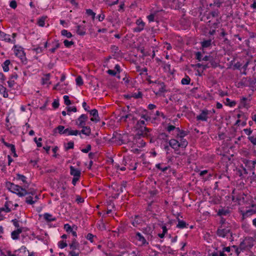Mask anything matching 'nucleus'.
I'll use <instances>...</instances> for the list:
<instances>
[{
  "label": "nucleus",
  "instance_id": "774afa93",
  "mask_svg": "<svg viewBox=\"0 0 256 256\" xmlns=\"http://www.w3.org/2000/svg\"><path fill=\"white\" fill-rule=\"evenodd\" d=\"M248 139L254 145L256 144V137H254V136H249Z\"/></svg>",
  "mask_w": 256,
  "mask_h": 256
},
{
  "label": "nucleus",
  "instance_id": "f704fd0d",
  "mask_svg": "<svg viewBox=\"0 0 256 256\" xmlns=\"http://www.w3.org/2000/svg\"><path fill=\"white\" fill-rule=\"evenodd\" d=\"M190 78L188 76H186L184 78H182L181 80V83L182 84L186 85L190 84Z\"/></svg>",
  "mask_w": 256,
  "mask_h": 256
},
{
  "label": "nucleus",
  "instance_id": "0eeeda50",
  "mask_svg": "<svg viewBox=\"0 0 256 256\" xmlns=\"http://www.w3.org/2000/svg\"><path fill=\"white\" fill-rule=\"evenodd\" d=\"M210 112L206 109L202 110L200 113L196 116V120L206 122L209 118L208 115Z\"/></svg>",
  "mask_w": 256,
  "mask_h": 256
},
{
  "label": "nucleus",
  "instance_id": "4be33fe9",
  "mask_svg": "<svg viewBox=\"0 0 256 256\" xmlns=\"http://www.w3.org/2000/svg\"><path fill=\"white\" fill-rule=\"evenodd\" d=\"M159 250L164 253H168V254H172L173 250L170 246H157Z\"/></svg>",
  "mask_w": 256,
  "mask_h": 256
},
{
  "label": "nucleus",
  "instance_id": "de8ad7c7",
  "mask_svg": "<svg viewBox=\"0 0 256 256\" xmlns=\"http://www.w3.org/2000/svg\"><path fill=\"white\" fill-rule=\"evenodd\" d=\"M64 45L66 48H70L72 45L74 44V42L73 41H69L67 40H65L64 41Z\"/></svg>",
  "mask_w": 256,
  "mask_h": 256
},
{
  "label": "nucleus",
  "instance_id": "9d476101",
  "mask_svg": "<svg viewBox=\"0 0 256 256\" xmlns=\"http://www.w3.org/2000/svg\"><path fill=\"white\" fill-rule=\"evenodd\" d=\"M88 112H90V116H93L90 118L91 121L96 123L100 120V118L98 116V111L97 110L94 108L92 110H89Z\"/></svg>",
  "mask_w": 256,
  "mask_h": 256
},
{
  "label": "nucleus",
  "instance_id": "ea45409f",
  "mask_svg": "<svg viewBox=\"0 0 256 256\" xmlns=\"http://www.w3.org/2000/svg\"><path fill=\"white\" fill-rule=\"evenodd\" d=\"M127 135H124L123 136H120L119 138H118V140H119V144H126L128 141L125 140V138H127Z\"/></svg>",
  "mask_w": 256,
  "mask_h": 256
},
{
  "label": "nucleus",
  "instance_id": "c9c22d12",
  "mask_svg": "<svg viewBox=\"0 0 256 256\" xmlns=\"http://www.w3.org/2000/svg\"><path fill=\"white\" fill-rule=\"evenodd\" d=\"M230 251V247H225L224 248L222 251H219V256H226V254H224V252H229Z\"/></svg>",
  "mask_w": 256,
  "mask_h": 256
},
{
  "label": "nucleus",
  "instance_id": "a211bd4d",
  "mask_svg": "<svg viewBox=\"0 0 256 256\" xmlns=\"http://www.w3.org/2000/svg\"><path fill=\"white\" fill-rule=\"evenodd\" d=\"M76 28V33L80 36H84L86 34V28L84 26L78 25Z\"/></svg>",
  "mask_w": 256,
  "mask_h": 256
},
{
  "label": "nucleus",
  "instance_id": "f8f14e48",
  "mask_svg": "<svg viewBox=\"0 0 256 256\" xmlns=\"http://www.w3.org/2000/svg\"><path fill=\"white\" fill-rule=\"evenodd\" d=\"M39 199L38 195H35V196H32L30 195L28 196L26 198V202L28 204H35Z\"/></svg>",
  "mask_w": 256,
  "mask_h": 256
},
{
  "label": "nucleus",
  "instance_id": "aec40b11",
  "mask_svg": "<svg viewBox=\"0 0 256 256\" xmlns=\"http://www.w3.org/2000/svg\"><path fill=\"white\" fill-rule=\"evenodd\" d=\"M230 214V210L228 208H222L219 209L218 212V215L220 216H226Z\"/></svg>",
  "mask_w": 256,
  "mask_h": 256
},
{
  "label": "nucleus",
  "instance_id": "6e6552de",
  "mask_svg": "<svg viewBox=\"0 0 256 256\" xmlns=\"http://www.w3.org/2000/svg\"><path fill=\"white\" fill-rule=\"evenodd\" d=\"M88 120V116L86 114H82L76 120L75 124L78 128L83 127L86 125Z\"/></svg>",
  "mask_w": 256,
  "mask_h": 256
},
{
  "label": "nucleus",
  "instance_id": "052dcab7",
  "mask_svg": "<svg viewBox=\"0 0 256 256\" xmlns=\"http://www.w3.org/2000/svg\"><path fill=\"white\" fill-rule=\"evenodd\" d=\"M196 58L197 60H198L199 62L202 60V54L201 52H198L196 53Z\"/></svg>",
  "mask_w": 256,
  "mask_h": 256
},
{
  "label": "nucleus",
  "instance_id": "09e8293b",
  "mask_svg": "<svg viewBox=\"0 0 256 256\" xmlns=\"http://www.w3.org/2000/svg\"><path fill=\"white\" fill-rule=\"evenodd\" d=\"M127 182L126 181H122L121 186H120V188L119 190H118V192H122L124 191V188H126V186Z\"/></svg>",
  "mask_w": 256,
  "mask_h": 256
},
{
  "label": "nucleus",
  "instance_id": "338daca9",
  "mask_svg": "<svg viewBox=\"0 0 256 256\" xmlns=\"http://www.w3.org/2000/svg\"><path fill=\"white\" fill-rule=\"evenodd\" d=\"M59 102L58 100H54L53 102L52 103V107L54 108H57L59 106Z\"/></svg>",
  "mask_w": 256,
  "mask_h": 256
},
{
  "label": "nucleus",
  "instance_id": "9b49d317",
  "mask_svg": "<svg viewBox=\"0 0 256 256\" xmlns=\"http://www.w3.org/2000/svg\"><path fill=\"white\" fill-rule=\"evenodd\" d=\"M82 128V130H78V136L82 138V134L85 135L86 136H90L91 134V128L88 126H84L83 127H80Z\"/></svg>",
  "mask_w": 256,
  "mask_h": 256
},
{
  "label": "nucleus",
  "instance_id": "20e7f679",
  "mask_svg": "<svg viewBox=\"0 0 256 256\" xmlns=\"http://www.w3.org/2000/svg\"><path fill=\"white\" fill-rule=\"evenodd\" d=\"M251 196L248 193L240 192L236 197V200L240 204L250 203L251 200Z\"/></svg>",
  "mask_w": 256,
  "mask_h": 256
},
{
  "label": "nucleus",
  "instance_id": "49530a36",
  "mask_svg": "<svg viewBox=\"0 0 256 256\" xmlns=\"http://www.w3.org/2000/svg\"><path fill=\"white\" fill-rule=\"evenodd\" d=\"M233 247L236 248V254L238 255L239 254L244 250V248L242 246V244L241 243L240 246L237 248L236 246H234Z\"/></svg>",
  "mask_w": 256,
  "mask_h": 256
},
{
  "label": "nucleus",
  "instance_id": "79ce46f5",
  "mask_svg": "<svg viewBox=\"0 0 256 256\" xmlns=\"http://www.w3.org/2000/svg\"><path fill=\"white\" fill-rule=\"evenodd\" d=\"M45 17H41L38 20V24L40 26H44L45 24Z\"/></svg>",
  "mask_w": 256,
  "mask_h": 256
},
{
  "label": "nucleus",
  "instance_id": "7ed1b4c3",
  "mask_svg": "<svg viewBox=\"0 0 256 256\" xmlns=\"http://www.w3.org/2000/svg\"><path fill=\"white\" fill-rule=\"evenodd\" d=\"M70 250L68 252V256H79L80 254V244L76 238L72 240V243L69 244Z\"/></svg>",
  "mask_w": 256,
  "mask_h": 256
},
{
  "label": "nucleus",
  "instance_id": "5701e85b",
  "mask_svg": "<svg viewBox=\"0 0 256 256\" xmlns=\"http://www.w3.org/2000/svg\"><path fill=\"white\" fill-rule=\"evenodd\" d=\"M44 218L48 222L55 221L56 218L54 217L51 214L48 213H45L44 214Z\"/></svg>",
  "mask_w": 256,
  "mask_h": 256
},
{
  "label": "nucleus",
  "instance_id": "5fc2aeb1",
  "mask_svg": "<svg viewBox=\"0 0 256 256\" xmlns=\"http://www.w3.org/2000/svg\"><path fill=\"white\" fill-rule=\"evenodd\" d=\"M256 212V210L250 209V210H247L246 212L244 214V215L248 216L252 215V214H255Z\"/></svg>",
  "mask_w": 256,
  "mask_h": 256
},
{
  "label": "nucleus",
  "instance_id": "dca6fc26",
  "mask_svg": "<svg viewBox=\"0 0 256 256\" xmlns=\"http://www.w3.org/2000/svg\"><path fill=\"white\" fill-rule=\"evenodd\" d=\"M79 134L78 130H72V128L69 127L66 128V132L65 135L67 136H78Z\"/></svg>",
  "mask_w": 256,
  "mask_h": 256
},
{
  "label": "nucleus",
  "instance_id": "cd10ccee",
  "mask_svg": "<svg viewBox=\"0 0 256 256\" xmlns=\"http://www.w3.org/2000/svg\"><path fill=\"white\" fill-rule=\"evenodd\" d=\"M188 226V224H186L184 221L182 220H178V224L176 225V227L179 228H186Z\"/></svg>",
  "mask_w": 256,
  "mask_h": 256
},
{
  "label": "nucleus",
  "instance_id": "2eb2a0df",
  "mask_svg": "<svg viewBox=\"0 0 256 256\" xmlns=\"http://www.w3.org/2000/svg\"><path fill=\"white\" fill-rule=\"evenodd\" d=\"M169 145L175 150H178L180 148L178 140L176 139H172L169 140Z\"/></svg>",
  "mask_w": 256,
  "mask_h": 256
},
{
  "label": "nucleus",
  "instance_id": "f03ea898",
  "mask_svg": "<svg viewBox=\"0 0 256 256\" xmlns=\"http://www.w3.org/2000/svg\"><path fill=\"white\" fill-rule=\"evenodd\" d=\"M132 240L138 246H143L148 244L146 237H144L140 232H136L134 235L132 236Z\"/></svg>",
  "mask_w": 256,
  "mask_h": 256
},
{
  "label": "nucleus",
  "instance_id": "680f3d73",
  "mask_svg": "<svg viewBox=\"0 0 256 256\" xmlns=\"http://www.w3.org/2000/svg\"><path fill=\"white\" fill-rule=\"evenodd\" d=\"M10 6L11 8L15 9L17 6V4L15 0H12L10 2Z\"/></svg>",
  "mask_w": 256,
  "mask_h": 256
},
{
  "label": "nucleus",
  "instance_id": "69168bd1",
  "mask_svg": "<svg viewBox=\"0 0 256 256\" xmlns=\"http://www.w3.org/2000/svg\"><path fill=\"white\" fill-rule=\"evenodd\" d=\"M142 97V93L140 92H138V93H134L132 94V98H139Z\"/></svg>",
  "mask_w": 256,
  "mask_h": 256
},
{
  "label": "nucleus",
  "instance_id": "c85d7f7f",
  "mask_svg": "<svg viewBox=\"0 0 256 256\" xmlns=\"http://www.w3.org/2000/svg\"><path fill=\"white\" fill-rule=\"evenodd\" d=\"M0 94H2L3 96L6 98L8 96L6 88L2 84H0Z\"/></svg>",
  "mask_w": 256,
  "mask_h": 256
},
{
  "label": "nucleus",
  "instance_id": "c756f323",
  "mask_svg": "<svg viewBox=\"0 0 256 256\" xmlns=\"http://www.w3.org/2000/svg\"><path fill=\"white\" fill-rule=\"evenodd\" d=\"M10 63V62L9 60H7L4 61V62L2 64V66L3 68V70L4 72H8L9 70V65Z\"/></svg>",
  "mask_w": 256,
  "mask_h": 256
},
{
  "label": "nucleus",
  "instance_id": "bb28decb",
  "mask_svg": "<svg viewBox=\"0 0 256 256\" xmlns=\"http://www.w3.org/2000/svg\"><path fill=\"white\" fill-rule=\"evenodd\" d=\"M219 12L218 10L210 12L207 16V18L209 19L212 18H217L218 16Z\"/></svg>",
  "mask_w": 256,
  "mask_h": 256
},
{
  "label": "nucleus",
  "instance_id": "4c0bfd02",
  "mask_svg": "<svg viewBox=\"0 0 256 256\" xmlns=\"http://www.w3.org/2000/svg\"><path fill=\"white\" fill-rule=\"evenodd\" d=\"M246 98H243L240 101V103L239 106L240 108H248V104H246Z\"/></svg>",
  "mask_w": 256,
  "mask_h": 256
},
{
  "label": "nucleus",
  "instance_id": "bf43d9fd",
  "mask_svg": "<svg viewBox=\"0 0 256 256\" xmlns=\"http://www.w3.org/2000/svg\"><path fill=\"white\" fill-rule=\"evenodd\" d=\"M32 50H34V52H36V54H40L43 51V49L42 47H40V46H38L36 48H34L32 49Z\"/></svg>",
  "mask_w": 256,
  "mask_h": 256
},
{
  "label": "nucleus",
  "instance_id": "412c9836",
  "mask_svg": "<svg viewBox=\"0 0 256 256\" xmlns=\"http://www.w3.org/2000/svg\"><path fill=\"white\" fill-rule=\"evenodd\" d=\"M64 228L66 231V232L68 233H72V236L74 237L77 236L76 232L73 230L72 228L71 227V226L68 224H65L64 225Z\"/></svg>",
  "mask_w": 256,
  "mask_h": 256
},
{
  "label": "nucleus",
  "instance_id": "72a5a7b5",
  "mask_svg": "<svg viewBox=\"0 0 256 256\" xmlns=\"http://www.w3.org/2000/svg\"><path fill=\"white\" fill-rule=\"evenodd\" d=\"M162 164H158L156 165V167L158 169L160 170L162 172H164L165 171L168 170L170 168V166H166L162 167Z\"/></svg>",
  "mask_w": 256,
  "mask_h": 256
},
{
  "label": "nucleus",
  "instance_id": "4d7b16f0",
  "mask_svg": "<svg viewBox=\"0 0 256 256\" xmlns=\"http://www.w3.org/2000/svg\"><path fill=\"white\" fill-rule=\"evenodd\" d=\"M196 67H197L198 68H202L203 70H205L207 68H209V66L207 64H200V63H198V64H196Z\"/></svg>",
  "mask_w": 256,
  "mask_h": 256
},
{
  "label": "nucleus",
  "instance_id": "ddd939ff",
  "mask_svg": "<svg viewBox=\"0 0 256 256\" xmlns=\"http://www.w3.org/2000/svg\"><path fill=\"white\" fill-rule=\"evenodd\" d=\"M152 231L153 230L151 228V227L148 226H147L146 228H144L142 229V232L146 235V237L148 240L150 238H152Z\"/></svg>",
  "mask_w": 256,
  "mask_h": 256
},
{
  "label": "nucleus",
  "instance_id": "6e6d98bb",
  "mask_svg": "<svg viewBox=\"0 0 256 256\" xmlns=\"http://www.w3.org/2000/svg\"><path fill=\"white\" fill-rule=\"evenodd\" d=\"M60 46V44L57 42H56L55 44H54V48H50V51L52 52V53H54L56 51V50Z\"/></svg>",
  "mask_w": 256,
  "mask_h": 256
},
{
  "label": "nucleus",
  "instance_id": "39448f33",
  "mask_svg": "<svg viewBox=\"0 0 256 256\" xmlns=\"http://www.w3.org/2000/svg\"><path fill=\"white\" fill-rule=\"evenodd\" d=\"M14 52L16 56L18 57L22 62L26 60V54L23 48L20 46H14Z\"/></svg>",
  "mask_w": 256,
  "mask_h": 256
},
{
  "label": "nucleus",
  "instance_id": "603ef678",
  "mask_svg": "<svg viewBox=\"0 0 256 256\" xmlns=\"http://www.w3.org/2000/svg\"><path fill=\"white\" fill-rule=\"evenodd\" d=\"M76 84L79 86L82 85L84 84L83 80L80 76H78L76 79Z\"/></svg>",
  "mask_w": 256,
  "mask_h": 256
},
{
  "label": "nucleus",
  "instance_id": "37998d69",
  "mask_svg": "<svg viewBox=\"0 0 256 256\" xmlns=\"http://www.w3.org/2000/svg\"><path fill=\"white\" fill-rule=\"evenodd\" d=\"M6 36H4V38H2V40L4 41H5L7 42H11V43H14V40H12L10 38V36L9 34H6Z\"/></svg>",
  "mask_w": 256,
  "mask_h": 256
},
{
  "label": "nucleus",
  "instance_id": "0e129e2a",
  "mask_svg": "<svg viewBox=\"0 0 256 256\" xmlns=\"http://www.w3.org/2000/svg\"><path fill=\"white\" fill-rule=\"evenodd\" d=\"M91 146L88 144L86 148H82L81 150L84 153H88L91 150Z\"/></svg>",
  "mask_w": 256,
  "mask_h": 256
},
{
  "label": "nucleus",
  "instance_id": "a19ab883",
  "mask_svg": "<svg viewBox=\"0 0 256 256\" xmlns=\"http://www.w3.org/2000/svg\"><path fill=\"white\" fill-rule=\"evenodd\" d=\"M226 104L230 107H233L236 106V102L235 101H231L229 98L226 99Z\"/></svg>",
  "mask_w": 256,
  "mask_h": 256
},
{
  "label": "nucleus",
  "instance_id": "e2e57ef3",
  "mask_svg": "<svg viewBox=\"0 0 256 256\" xmlns=\"http://www.w3.org/2000/svg\"><path fill=\"white\" fill-rule=\"evenodd\" d=\"M154 16H155V14H152L148 16H147V18L148 20V22H154Z\"/></svg>",
  "mask_w": 256,
  "mask_h": 256
},
{
  "label": "nucleus",
  "instance_id": "c03bdc74",
  "mask_svg": "<svg viewBox=\"0 0 256 256\" xmlns=\"http://www.w3.org/2000/svg\"><path fill=\"white\" fill-rule=\"evenodd\" d=\"M86 14L88 16H91L93 20H94L95 16H96V13L94 12L91 9L86 10Z\"/></svg>",
  "mask_w": 256,
  "mask_h": 256
},
{
  "label": "nucleus",
  "instance_id": "864d4df0",
  "mask_svg": "<svg viewBox=\"0 0 256 256\" xmlns=\"http://www.w3.org/2000/svg\"><path fill=\"white\" fill-rule=\"evenodd\" d=\"M58 246L60 248H64L68 246V244H66V242L62 240L58 242Z\"/></svg>",
  "mask_w": 256,
  "mask_h": 256
},
{
  "label": "nucleus",
  "instance_id": "393cba45",
  "mask_svg": "<svg viewBox=\"0 0 256 256\" xmlns=\"http://www.w3.org/2000/svg\"><path fill=\"white\" fill-rule=\"evenodd\" d=\"M16 179L22 181L24 183L28 184V183L26 181L27 178L24 176L20 174H16Z\"/></svg>",
  "mask_w": 256,
  "mask_h": 256
},
{
  "label": "nucleus",
  "instance_id": "58836bf2",
  "mask_svg": "<svg viewBox=\"0 0 256 256\" xmlns=\"http://www.w3.org/2000/svg\"><path fill=\"white\" fill-rule=\"evenodd\" d=\"M145 24L137 25L138 26L133 29L134 32H139L142 31L144 27Z\"/></svg>",
  "mask_w": 256,
  "mask_h": 256
},
{
  "label": "nucleus",
  "instance_id": "1a4fd4ad",
  "mask_svg": "<svg viewBox=\"0 0 256 256\" xmlns=\"http://www.w3.org/2000/svg\"><path fill=\"white\" fill-rule=\"evenodd\" d=\"M144 125L145 121L144 120H140L137 122L136 128L140 129V131L142 132L141 134H146L149 132L148 129Z\"/></svg>",
  "mask_w": 256,
  "mask_h": 256
},
{
  "label": "nucleus",
  "instance_id": "7c9ffc66",
  "mask_svg": "<svg viewBox=\"0 0 256 256\" xmlns=\"http://www.w3.org/2000/svg\"><path fill=\"white\" fill-rule=\"evenodd\" d=\"M58 130V133L60 134H66V128H64V126H58L54 130Z\"/></svg>",
  "mask_w": 256,
  "mask_h": 256
},
{
  "label": "nucleus",
  "instance_id": "f3484780",
  "mask_svg": "<svg viewBox=\"0 0 256 256\" xmlns=\"http://www.w3.org/2000/svg\"><path fill=\"white\" fill-rule=\"evenodd\" d=\"M70 168L71 175L73 176L74 177H80L81 172L80 170L75 168L73 166H70Z\"/></svg>",
  "mask_w": 256,
  "mask_h": 256
},
{
  "label": "nucleus",
  "instance_id": "2f4dec72",
  "mask_svg": "<svg viewBox=\"0 0 256 256\" xmlns=\"http://www.w3.org/2000/svg\"><path fill=\"white\" fill-rule=\"evenodd\" d=\"M213 4H210V7L213 6H216L218 8H220L222 4L224 2V0H213Z\"/></svg>",
  "mask_w": 256,
  "mask_h": 256
},
{
  "label": "nucleus",
  "instance_id": "473e14b6",
  "mask_svg": "<svg viewBox=\"0 0 256 256\" xmlns=\"http://www.w3.org/2000/svg\"><path fill=\"white\" fill-rule=\"evenodd\" d=\"M86 238L90 240V242L93 243L94 242V239L96 238V235H94L91 233H88L86 236Z\"/></svg>",
  "mask_w": 256,
  "mask_h": 256
},
{
  "label": "nucleus",
  "instance_id": "6ab92c4d",
  "mask_svg": "<svg viewBox=\"0 0 256 256\" xmlns=\"http://www.w3.org/2000/svg\"><path fill=\"white\" fill-rule=\"evenodd\" d=\"M22 228H18L16 230H14L11 233V237L12 240H18L19 238V235L22 232Z\"/></svg>",
  "mask_w": 256,
  "mask_h": 256
},
{
  "label": "nucleus",
  "instance_id": "423d86ee",
  "mask_svg": "<svg viewBox=\"0 0 256 256\" xmlns=\"http://www.w3.org/2000/svg\"><path fill=\"white\" fill-rule=\"evenodd\" d=\"M216 234L218 236L222 238H228L229 236H232L230 228L228 227L223 228L221 226L220 228L217 230Z\"/></svg>",
  "mask_w": 256,
  "mask_h": 256
},
{
  "label": "nucleus",
  "instance_id": "b1692460",
  "mask_svg": "<svg viewBox=\"0 0 256 256\" xmlns=\"http://www.w3.org/2000/svg\"><path fill=\"white\" fill-rule=\"evenodd\" d=\"M180 148H185L188 144V142L184 138L178 139Z\"/></svg>",
  "mask_w": 256,
  "mask_h": 256
},
{
  "label": "nucleus",
  "instance_id": "3c124183",
  "mask_svg": "<svg viewBox=\"0 0 256 256\" xmlns=\"http://www.w3.org/2000/svg\"><path fill=\"white\" fill-rule=\"evenodd\" d=\"M64 103L66 106H69L71 104V101L69 99L68 96L65 95L64 96Z\"/></svg>",
  "mask_w": 256,
  "mask_h": 256
},
{
  "label": "nucleus",
  "instance_id": "8fccbe9b",
  "mask_svg": "<svg viewBox=\"0 0 256 256\" xmlns=\"http://www.w3.org/2000/svg\"><path fill=\"white\" fill-rule=\"evenodd\" d=\"M66 110L68 111V115H70V112H77V108L76 106H72V107H70L68 106L66 107Z\"/></svg>",
  "mask_w": 256,
  "mask_h": 256
},
{
  "label": "nucleus",
  "instance_id": "e433bc0d",
  "mask_svg": "<svg viewBox=\"0 0 256 256\" xmlns=\"http://www.w3.org/2000/svg\"><path fill=\"white\" fill-rule=\"evenodd\" d=\"M61 34L62 36H64L68 38H70L72 37V35L71 32H68L66 30H63L61 31Z\"/></svg>",
  "mask_w": 256,
  "mask_h": 256
},
{
  "label": "nucleus",
  "instance_id": "a878e982",
  "mask_svg": "<svg viewBox=\"0 0 256 256\" xmlns=\"http://www.w3.org/2000/svg\"><path fill=\"white\" fill-rule=\"evenodd\" d=\"M50 74H48L44 75V76L42 78V84L44 85L48 84H50Z\"/></svg>",
  "mask_w": 256,
  "mask_h": 256
},
{
  "label": "nucleus",
  "instance_id": "13d9d810",
  "mask_svg": "<svg viewBox=\"0 0 256 256\" xmlns=\"http://www.w3.org/2000/svg\"><path fill=\"white\" fill-rule=\"evenodd\" d=\"M74 147V142H69L67 143V146L66 147V150L72 149Z\"/></svg>",
  "mask_w": 256,
  "mask_h": 256
},
{
  "label": "nucleus",
  "instance_id": "a18cd8bd",
  "mask_svg": "<svg viewBox=\"0 0 256 256\" xmlns=\"http://www.w3.org/2000/svg\"><path fill=\"white\" fill-rule=\"evenodd\" d=\"M187 135V132L184 130H182L179 133L177 134L176 138L178 139L184 138Z\"/></svg>",
  "mask_w": 256,
  "mask_h": 256
},
{
  "label": "nucleus",
  "instance_id": "4468645a",
  "mask_svg": "<svg viewBox=\"0 0 256 256\" xmlns=\"http://www.w3.org/2000/svg\"><path fill=\"white\" fill-rule=\"evenodd\" d=\"M214 39V38H210L208 40H204L200 42V44L202 48H206L211 46L212 44V40Z\"/></svg>",
  "mask_w": 256,
  "mask_h": 256
},
{
  "label": "nucleus",
  "instance_id": "f257e3e1",
  "mask_svg": "<svg viewBox=\"0 0 256 256\" xmlns=\"http://www.w3.org/2000/svg\"><path fill=\"white\" fill-rule=\"evenodd\" d=\"M6 187L10 192L16 194L20 197L27 194V190L25 188L10 182H6Z\"/></svg>",
  "mask_w": 256,
  "mask_h": 256
}]
</instances>
